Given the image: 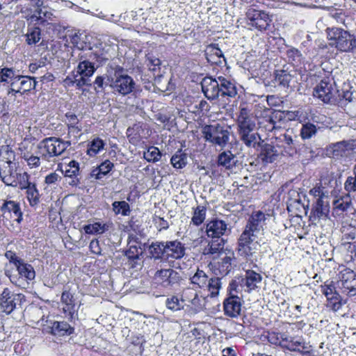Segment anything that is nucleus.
<instances>
[{
	"label": "nucleus",
	"mask_w": 356,
	"mask_h": 356,
	"mask_svg": "<svg viewBox=\"0 0 356 356\" xmlns=\"http://www.w3.org/2000/svg\"><path fill=\"white\" fill-rule=\"evenodd\" d=\"M110 86L116 92L123 96L131 93L136 87V83L122 67H118L115 70L110 81Z\"/></svg>",
	"instance_id": "6"
},
{
	"label": "nucleus",
	"mask_w": 356,
	"mask_h": 356,
	"mask_svg": "<svg viewBox=\"0 0 356 356\" xmlns=\"http://www.w3.org/2000/svg\"><path fill=\"white\" fill-rule=\"evenodd\" d=\"M165 305L168 309L172 311H178L184 308L183 302L180 301L176 296L168 298Z\"/></svg>",
	"instance_id": "57"
},
{
	"label": "nucleus",
	"mask_w": 356,
	"mask_h": 356,
	"mask_svg": "<svg viewBox=\"0 0 356 356\" xmlns=\"http://www.w3.org/2000/svg\"><path fill=\"white\" fill-rule=\"evenodd\" d=\"M149 253L151 257L155 259L165 257V241H156L152 243L149 247Z\"/></svg>",
	"instance_id": "34"
},
{
	"label": "nucleus",
	"mask_w": 356,
	"mask_h": 356,
	"mask_svg": "<svg viewBox=\"0 0 356 356\" xmlns=\"http://www.w3.org/2000/svg\"><path fill=\"white\" fill-rule=\"evenodd\" d=\"M26 36L29 44H36L40 40V29L38 27L31 28L28 30Z\"/></svg>",
	"instance_id": "54"
},
{
	"label": "nucleus",
	"mask_w": 356,
	"mask_h": 356,
	"mask_svg": "<svg viewBox=\"0 0 356 356\" xmlns=\"http://www.w3.org/2000/svg\"><path fill=\"white\" fill-rule=\"evenodd\" d=\"M262 276L253 270H247L243 277L239 280L240 286L244 289L245 291L250 293L259 287L261 284Z\"/></svg>",
	"instance_id": "17"
},
{
	"label": "nucleus",
	"mask_w": 356,
	"mask_h": 356,
	"mask_svg": "<svg viewBox=\"0 0 356 356\" xmlns=\"http://www.w3.org/2000/svg\"><path fill=\"white\" fill-rule=\"evenodd\" d=\"M286 336V334L284 333L270 332L268 333L267 339L271 344L284 348V341H285Z\"/></svg>",
	"instance_id": "49"
},
{
	"label": "nucleus",
	"mask_w": 356,
	"mask_h": 356,
	"mask_svg": "<svg viewBox=\"0 0 356 356\" xmlns=\"http://www.w3.org/2000/svg\"><path fill=\"white\" fill-rule=\"evenodd\" d=\"M61 302L65 314L71 320L75 318L79 307L76 306L74 294L68 290H64L61 295Z\"/></svg>",
	"instance_id": "15"
},
{
	"label": "nucleus",
	"mask_w": 356,
	"mask_h": 356,
	"mask_svg": "<svg viewBox=\"0 0 356 356\" xmlns=\"http://www.w3.org/2000/svg\"><path fill=\"white\" fill-rule=\"evenodd\" d=\"M351 200L349 196H342L335 200L333 202L334 209L341 211H346L350 207Z\"/></svg>",
	"instance_id": "51"
},
{
	"label": "nucleus",
	"mask_w": 356,
	"mask_h": 356,
	"mask_svg": "<svg viewBox=\"0 0 356 356\" xmlns=\"http://www.w3.org/2000/svg\"><path fill=\"white\" fill-rule=\"evenodd\" d=\"M15 13H21L23 17L26 20L40 24L38 13H36V8H32V6L28 5H17L16 6Z\"/></svg>",
	"instance_id": "27"
},
{
	"label": "nucleus",
	"mask_w": 356,
	"mask_h": 356,
	"mask_svg": "<svg viewBox=\"0 0 356 356\" xmlns=\"http://www.w3.org/2000/svg\"><path fill=\"white\" fill-rule=\"evenodd\" d=\"M184 245L178 240L165 241L166 259H179L185 254Z\"/></svg>",
	"instance_id": "23"
},
{
	"label": "nucleus",
	"mask_w": 356,
	"mask_h": 356,
	"mask_svg": "<svg viewBox=\"0 0 356 356\" xmlns=\"http://www.w3.org/2000/svg\"><path fill=\"white\" fill-rule=\"evenodd\" d=\"M248 24L259 31H266L270 25L272 19L268 13L250 7L246 13Z\"/></svg>",
	"instance_id": "8"
},
{
	"label": "nucleus",
	"mask_w": 356,
	"mask_h": 356,
	"mask_svg": "<svg viewBox=\"0 0 356 356\" xmlns=\"http://www.w3.org/2000/svg\"><path fill=\"white\" fill-rule=\"evenodd\" d=\"M207 209L204 206L198 205L193 208V217L191 222L196 226L200 225L205 220Z\"/></svg>",
	"instance_id": "40"
},
{
	"label": "nucleus",
	"mask_w": 356,
	"mask_h": 356,
	"mask_svg": "<svg viewBox=\"0 0 356 356\" xmlns=\"http://www.w3.org/2000/svg\"><path fill=\"white\" fill-rule=\"evenodd\" d=\"M218 163L227 169H230L235 164L234 155L230 151H225L219 154Z\"/></svg>",
	"instance_id": "37"
},
{
	"label": "nucleus",
	"mask_w": 356,
	"mask_h": 356,
	"mask_svg": "<svg viewBox=\"0 0 356 356\" xmlns=\"http://www.w3.org/2000/svg\"><path fill=\"white\" fill-rule=\"evenodd\" d=\"M113 167V163L111 161L106 159L91 171L90 174V177L96 179H101L103 177L108 175L112 170Z\"/></svg>",
	"instance_id": "30"
},
{
	"label": "nucleus",
	"mask_w": 356,
	"mask_h": 356,
	"mask_svg": "<svg viewBox=\"0 0 356 356\" xmlns=\"http://www.w3.org/2000/svg\"><path fill=\"white\" fill-rule=\"evenodd\" d=\"M237 125L239 137L246 146L255 148L259 145L260 136L254 131L256 128L255 120L247 106H240Z\"/></svg>",
	"instance_id": "3"
},
{
	"label": "nucleus",
	"mask_w": 356,
	"mask_h": 356,
	"mask_svg": "<svg viewBox=\"0 0 356 356\" xmlns=\"http://www.w3.org/2000/svg\"><path fill=\"white\" fill-rule=\"evenodd\" d=\"M16 268L20 277L25 279L26 281H31L35 277V272L33 267L22 260Z\"/></svg>",
	"instance_id": "33"
},
{
	"label": "nucleus",
	"mask_w": 356,
	"mask_h": 356,
	"mask_svg": "<svg viewBox=\"0 0 356 356\" xmlns=\"http://www.w3.org/2000/svg\"><path fill=\"white\" fill-rule=\"evenodd\" d=\"M208 279L209 277L204 271L197 269L196 273L191 277L190 280L194 286L202 289L207 286Z\"/></svg>",
	"instance_id": "36"
},
{
	"label": "nucleus",
	"mask_w": 356,
	"mask_h": 356,
	"mask_svg": "<svg viewBox=\"0 0 356 356\" xmlns=\"http://www.w3.org/2000/svg\"><path fill=\"white\" fill-rule=\"evenodd\" d=\"M147 60L148 62L147 65L151 71L156 72L157 70L160 69L161 61L159 58L153 55H148L147 56Z\"/></svg>",
	"instance_id": "61"
},
{
	"label": "nucleus",
	"mask_w": 356,
	"mask_h": 356,
	"mask_svg": "<svg viewBox=\"0 0 356 356\" xmlns=\"http://www.w3.org/2000/svg\"><path fill=\"white\" fill-rule=\"evenodd\" d=\"M353 149V144L350 142L343 140L330 145V150L333 157L343 156L347 151Z\"/></svg>",
	"instance_id": "29"
},
{
	"label": "nucleus",
	"mask_w": 356,
	"mask_h": 356,
	"mask_svg": "<svg viewBox=\"0 0 356 356\" xmlns=\"http://www.w3.org/2000/svg\"><path fill=\"white\" fill-rule=\"evenodd\" d=\"M202 90L209 100L221 97L234 98L237 94L236 83L222 76L217 78L206 76L201 81Z\"/></svg>",
	"instance_id": "2"
},
{
	"label": "nucleus",
	"mask_w": 356,
	"mask_h": 356,
	"mask_svg": "<svg viewBox=\"0 0 356 356\" xmlns=\"http://www.w3.org/2000/svg\"><path fill=\"white\" fill-rule=\"evenodd\" d=\"M83 229L88 234H101L108 229V225L97 222L85 225Z\"/></svg>",
	"instance_id": "39"
},
{
	"label": "nucleus",
	"mask_w": 356,
	"mask_h": 356,
	"mask_svg": "<svg viewBox=\"0 0 356 356\" xmlns=\"http://www.w3.org/2000/svg\"><path fill=\"white\" fill-rule=\"evenodd\" d=\"M79 163L76 161H71L64 172L66 183L72 186H77L79 184Z\"/></svg>",
	"instance_id": "24"
},
{
	"label": "nucleus",
	"mask_w": 356,
	"mask_h": 356,
	"mask_svg": "<svg viewBox=\"0 0 356 356\" xmlns=\"http://www.w3.org/2000/svg\"><path fill=\"white\" fill-rule=\"evenodd\" d=\"M70 43L79 50L90 49V44L88 43V35L84 33H74L70 35Z\"/></svg>",
	"instance_id": "32"
},
{
	"label": "nucleus",
	"mask_w": 356,
	"mask_h": 356,
	"mask_svg": "<svg viewBox=\"0 0 356 356\" xmlns=\"http://www.w3.org/2000/svg\"><path fill=\"white\" fill-rule=\"evenodd\" d=\"M205 55L207 61L212 65H220L222 60L225 61L222 51L216 44L209 45L205 50Z\"/></svg>",
	"instance_id": "26"
},
{
	"label": "nucleus",
	"mask_w": 356,
	"mask_h": 356,
	"mask_svg": "<svg viewBox=\"0 0 356 356\" xmlns=\"http://www.w3.org/2000/svg\"><path fill=\"white\" fill-rule=\"evenodd\" d=\"M205 287H207L211 298L217 297L222 287L221 279L217 277L208 279V282Z\"/></svg>",
	"instance_id": "41"
},
{
	"label": "nucleus",
	"mask_w": 356,
	"mask_h": 356,
	"mask_svg": "<svg viewBox=\"0 0 356 356\" xmlns=\"http://www.w3.org/2000/svg\"><path fill=\"white\" fill-rule=\"evenodd\" d=\"M5 163L7 165V166L5 167V169L0 167V177L2 181L6 184V179L4 178H6V177H14L16 171L13 170V165L15 164L13 162L6 161Z\"/></svg>",
	"instance_id": "55"
},
{
	"label": "nucleus",
	"mask_w": 356,
	"mask_h": 356,
	"mask_svg": "<svg viewBox=\"0 0 356 356\" xmlns=\"http://www.w3.org/2000/svg\"><path fill=\"white\" fill-rule=\"evenodd\" d=\"M327 39L333 41L331 44L343 52L356 51V37L341 28L327 29Z\"/></svg>",
	"instance_id": "4"
},
{
	"label": "nucleus",
	"mask_w": 356,
	"mask_h": 356,
	"mask_svg": "<svg viewBox=\"0 0 356 356\" xmlns=\"http://www.w3.org/2000/svg\"><path fill=\"white\" fill-rule=\"evenodd\" d=\"M344 189L348 193L356 192V177L349 176L345 181Z\"/></svg>",
	"instance_id": "62"
},
{
	"label": "nucleus",
	"mask_w": 356,
	"mask_h": 356,
	"mask_svg": "<svg viewBox=\"0 0 356 356\" xmlns=\"http://www.w3.org/2000/svg\"><path fill=\"white\" fill-rule=\"evenodd\" d=\"M24 296L21 293H15L8 288H5L0 296V308L7 314L13 312L17 305H20Z\"/></svg>",
	"instance_id": "10"
},
{
	"label": "nucleus",
	"mask_w": 356,
	"mask_h": 356,
	"mask_svg": "<svg viewBox=\"0 0 356 356\" xmlns=\"http://www.w3.org/2000/svg\"><path fill=\"white\" fill-rule=\"evenodd\" d=\"M337 285L341 289L343 293L350 296L356 295V274L355 272L346 267H343L339 273Z\"/></svg>",
	"instance_id": "9"
},
{
	"label": "nucleus",
	"mask_w": 356,
	"mask_h": 356,
	"mask_svg": "<svg viewBox=\"0 0 356 356\" xmlns=\"http://www.w3.org/2000/svg\"><path fill=\"white\" fill-rule=\"evenodd\" d=\"M266 220L265 214L261 211H257L254 213L249 218L243 232H247L250 234H255L258 236L261 234L263 229V225Z\"/></svg>",
	"instance_id": "14"
},
{
	"label": "nucleus",
	"mask_w": 356,
	"mask_h": 356,
	"mask_svg": "<svg viewBox=\"0 0 356 356\" xmlns=\"http://www.w3.org/2000/svg\"><path fill=\"white\" fill-rule=\"evenodd\" d=\"M74 331V328L72 327L67 322H54L51 327V332L54 335L64 336L70 335Z\"/></svg>",
	"instance_id": "35"
},
{
	"label": "nucleus",
	"mask_w": 356,
	"mask_h": 356,
	"mask_svg": "<svg viewBox=\"0 0 356 356\" xmlns=\"http://www.w3.org/2000/svg\"><path fill=\"white\" fill-rule=\"evenodd\" d=\"M168 277L167 286L177 283L180 280L179 273L170 268L168 269Z\"/></svg>",
	"instance_id": "64"
},
{
	"label": "nucleus",
	"mask_w": 356,
	"mask_h": 356,
	"mask_svg": "<svg viewBox=\"0 0 356 356\" xmlns=\"http://www.w3.org/2000/svg\"><path fill=\"white\" fill-rule=\"evenodd\" d=\"M321 291L327 300H333V298H339L340 296L337 292L336 288L332 282L330 284H325L323 286H321Z\"/></svg>",
	"instance_id": "50"
},
{
	"label": "nucleus",
	"mask_w": 356,
	"mask_h": 356,
	"mask_svg": "<svg viewBox=\"0 0 356 356\" xmlns=\"http://www.w3.org/2000/svg\"><path fill=\"white\" fill-rule=\"evenodd\" d=\"M3 220L17 222L19 223L22 220V213L19 204L13 200H5L0 208Z\"/></svg>",
	"instance_id": "12"
},
{
	"label": "nucleus",
	"mask_w": 356,
	"mask_h": 356,
	"mask_svg": "<svg viewBox=\"0 0 356 356\" xmlns=\"http://www.w3.org/2000/svg\"><path fill=\"white\" fill-rule=\"evenodd\" d=\"M227 224L222 220H213L207 225L206 232L209 238H222L229 232Z\"/></svg>",
	"instance_id": "20"
},
{
	"label": "nucleus",
	"mask_w": 356,
	"mask_h": 356,
	"mask_svg": "<svg viewBox=\"0 0 356 356\" xmlns=\"http://www.w3.org/2000/svg\"><path fill=\"white\" fill-rule=\"evenodd\" d=\"M225 243V240L223 238H211L208 246L204 249V254H224Z\"/></svg>",
	"instance_id": "28"
},
{
	"label": "nucleus",
	"mask_w": 356,
	"mask_h": 356,
	"mask_svg": "<svg viewBox=\"0 0 356 356\" xmlns=\"http://www.w3.org/2000/svg\"><path fill=\"white\" fill-rule=\"evenodd\" d=\"M79 62L74 69L75 76L79 77V85H88L90 78L96 71L95 64L92 62L86 59L83 56H79Z\"/></svg>",
	"instance_id": "11"
},
{
	"label": "nucleus",
	"mask_w": 356,
	"mask_h": 356,
	"mask_svg": "<svg viewBox=\"0 0 356 356\" xmlns=\"http://www.w3.org/2000/svg\"><path fill=\"white\" fill-rule=\"evenodd\" d=\"M329 191L323 186L322 184L316 185L309 191V194L317 199H327Z\"/></svg>",
	"instance_id": "52"
},
{
	"label": "nucleus",
	"mask_w": 356,
	"mask_h": 356,
	"mask_svg": "<svg viewBox=\"0 0 356 356\" xmlns=\"http://www.w3.org/2000/svg\"><path fill=\"white\" fill-rule=\"evenodd\" d=\"M259 236L242 232L238 239V253L245 258L252 256L260 248Z\"/></svg>",
	"instance_id": "7"
},
{
	"label": "nucleus",
	"mask_w": 356,
	"mask_h": 356,
	"mask_svg": "<svg viewBox=\"0 0 356 356\" xmlns=\"http://www.w3.org/2000/svg\"><path fill=\"white\" fill-rule=\"evenodd\" d=\"M317 132L316 126L312 123L304 124L300 130V136L302 139H309Z\"/></svg>",
	"instance_id": "53"
},
{
	"label": "nucleus",
	"mask_w": 356,
	"mask_h": 356,
	"mask_svg": "<svg viewBox=\"0 0 356 356\" xmlns=\"http://www.w3.org/2000/svg\"><path fill=\"white\" fill-rule=\"evenodd\" d=\"M204 298L199 297L196 290L193 288H186L182 292L181 302H189L196 312H199L204 308Z\"/></svg>",
	"instance_id": "19"
},
{
	"label": "nucleus",
	"mask_w": 356,
	"mask_h": 356,
	"mask_svg": "<svg viewBox=\"0 0 356 356\" xmlns=\"http://www.w3.org/2000/svg\"><path fill=\"white\" fill-rule=\"evenodd\" d=\"M170 163L175 168L181 169L186 166L187 163L186 154L182 153L181 151H178L174 154L171 159Z\"/></svg>",
	"instance_id": "44"
},
{
	"label": "nucleus",
	"mask_w": 356,
	"mask_h": 356,
	"mask_svg": "<svg viewBox=\"0 0 356 356\" xmlns=\"http://www.w3.org/2000/svg\"><path fill=\"white\" fill-rule=\"evenodd\" d=\"M161 156V152L158 147L152 146L143 153V158L148 162H157Z\"/></svg>",
	"instance_id": "46"
},
{
	"label": "nucleus",
	"mask_w": 356,
	"mask_h": 356,
	"mask_svg": "<svg viewBox=\"0 0 356 356\" xmlns=\"http://www.w3.org/2000/svg\"><path fill=\"white\" fill-rule=\"evenodd\" d=\"M15 75V71L13 68L3 67L0 68V83L7 82L8 79H13Z\"/></svg>",
	"instance_id": "59"
},
{
	"label": "nucleus",
	"mask_w": 356,
	"mask_h": 356,
	"mask_svg": "<svg viewBox=\"0 0 356 356\" xmlns=\"http://www.w3.org/2000/svg\"><path fill=\"white\" fill-rule=\"evenodd\" d=\"M36 13H38L39 21L40 25H44L49 20H51L54 15L52 12L47 7H37Z\"/></svg>",
	"instance_id": "47"
},
{
	"label": "nucleus",
	"mask_w": 356,
	"mask_h": 356,
	"mask_svg": "<svg viewBox=\"0 0 356 356\" xmlns=\"http://www.w3.org/2000/svg\"><path fill=\"white\" fill-rule=\"evenodd\" d=\"M69 145V142L63 141L59 138H46L37 145L38 154L40 156L24 152L22 158L31 168H38L41 163V159L49 161L51 158L61 155Z\"/></svg>",
	"instance_id": "1"
},
{
	"label": "nucleus",
	"mask_w": 356,
	"mask_h": 356,
	"mask_svg": "<svg viewBox=\"0 0 356 356\" xmlns=\"http://www.w3.org/2000/svg\"><path fill=\"white\" fill-rule=\"evenodd\" d=\"M37 81L34 77L23 75H15L13 79L10 82L11 87H17L22 94L35 89Z\"/></svg>",
	"instance_id": "21"
},
{
	"label": "nucleus",
	"mask_w": 356,
	"mask_h": 356,
	"mask_svg": "<svg viewBox=\"0 0 356 356\" xmlns=\"http://www.w3.org/2000/svg\"><path fill=\"white\" fill-rule=\"evenodd\" d=\"M313 95L325 103H327L334 96L333 83L323 79L314 89Z\"/></svg>",
	"instance_id": "18"
},
{
	"label": "nucleus",
	"mask_w": 356,
	"mask_h": 356,
	"mask_svg": "<svg viewBox=\"0 0 356 356\" xmlns=\"http://www.w3.org/2000/svg\"><path fill=\"white\" fill-rule=\"evenodd\" d=\"M329 213V202L325 199H317L314 207V213L319 218L327 217Z\"/></svg>",
	"instance_id": "38"
},
{
	"label": "nucleus",
	"mask_w": 356,
	"mask_h": 356,
	"mask_svg": "<svg viewBox=\"0 0 356 356\" xmlns=\"http://www.w3.org/2000/svg\"><path fill=\"white\" fill-rule=\"evenodd\" d=\"M168 277V269H161L157 270L155 273V277L156 280L161 282L163 286H167Z\"/></svg>",
	"instance_id": "63"
},
{
	"label": "nucleus",
	"mask_w": 356,
	"mask_h": 356,
	"mask_svg": "<svg viewBox=\"0 0 356 356\" xmlns=\"http://www.w3.org/2000/svg\"><path fill=\"white\" fill-rule=\"evenodd\" d=\"M234 259V253L229 252V254H225L220 261L212 264L211 266L215 275L222 277L227 275L232 268V261Z\"/></svg>",
	"instance_id": "22"
},
{
	"label": "nucleus",
	"mask_w": 356,
	"mask_h": 356,
	"mask_svg": "<svg viewBox=\"0 0 356 356\" xmlns=\"http://www.w3.org/2000/svg\"><path fill=\"white\" fill-rule=\"evenodd\" d=\"M76 73L75 72H72L71 74L67 76L63 81L64 86L65 87H72L73 86H76L77 88H80L84 85H79L78 83L79 82V77L77 76H75Z\"/></svg>",
	"instance_id": "60"
},
{
	"label": "nucleus",
	"mask_w": 356,
	"mask_h": 356,
	"mask_svg": "<svg viewBox=\"0 0 356 356\" xmlns=\"http://www.w3.org/2000/svg\"><path fill=\"white\" fill-rule=\"evenodd\" d=\"M105 143L99 138H94L90 143L87 153L90 156H94L104 149Z\"/></svg>",
	"instance_id": "45"
},
{
	"label": "nucleus",
	"mask_w": 356,
	"mask_h": 356,
	"mask_svg": "<svg viewBox=\"0 0 356 356\" xmlns=\"http://www.w3.org/2000/svg\"><path fill=\"white\" fill-rule=\"evenodd\" d=\"M225 315L230 318H237L241 312V302L236 294H232L225 299L223 302Z\"/></svg>",
	"instance_id": "16"
},
{
	"label": "nucleus",
	"mask_w": 356,
	"mask_h": 356,
	"mask_svg": "<svg viewBox=\"0 0 356 356\" xmlns=\"http://www.w3.org/2000/svg\"><path fill=\"white\" fill-rule=\"evenodd\" d=\"M292 76L285 70H277L275 72V80L280 86L288 88Z\"/></svg>",
	"instance_id": "42"
},
{
	"label": "nucleus",
	"mask_w": 356,
	"mask_h": 356,
	"mask_svg": "<svg viewBox=\"0 0 356 356\" xmlns=\"http://www.w3.org/2000/svg\"><path fill=\"white\" fill-rule=\"evenodd\" d=\"M14 175V177H6V178H4L6 185L19 187L21 189H26L32 184V183L29 181V175L27 172H15Z\"/></svg>",
	"instance_id": "25"
},
{
	"label": "nucleus",
	"mask_w": 356,
	"mask_h": 356,
	"mask_svg": "<svg viewBox=\"0 0 356 356\" xmlns=\"http://www.w3.org/2000/svg\"><path fill=\"white\" fill-rule=\"evenodd\" d=\"M202 134L207 142L223 149L229 143L230 131L225 125L216 123L204 126Z\"/></svg>",
	"instance_id": "5"
},
{
	"label": "nucleus",
	"mask_w": 356,
	"mask_h": 356,
	"mask_svg": "<svg viewBox=\"0 0 356 356\" xmlns=\"http://www.w3.org/2000/svg\"><path fill=\"white\" fill-rule=\"evenodd\" d=\"M26 189L27 198L31 206L36 205L40 201V193L35 184H32Z\"/></svg>",
	"instance_id": "48"
},
{
	"label": "nucleus",
	"mask_w": 356,
	"mask_h": 356,
	"mask_svg": "<svg viewBox=\"0 0 356 356\" xmlns=\"http://www.w3.org/2000/svg\"><path fill=\"white\" fill-rule=\"evenodd\" d=\"M113 211L115 214H121L124 216H129L130 213V206L125 201H115L112 204Z\"/></svg>",
	"instance_id": "43"
},
{
	"label": "nucleus",
	"mask_w": 356,
	"mask_h": 356,
	"mask_svg": "<svg viewBox=\"0 0 356 356\" xmlns=\"http://www.w3.org/2000/svg\"><path fill=\"white\" fill-rule=\"evenodd\" d=\"M277 156V150L270 144L265 143L261 145L259 159L266 163H273Z\"/></svg>",
	"instance_id": "31"
},
{
	"label": "nucleus",
	"mask_w": 356,
	"mask_h": 356,
	"mask_svg": "<svg viewBox=\"0 0 356 356\" xmlns=\"http://www.w3.org/2000/svg\"><path fill=\"white\" fill-rule=\"evenodd\" d=\"M284 119V112L280 111H275L272 113L271 115L269 116L268 122L271 125L270 130H273L276 128V124Z\"/></svg>",
	"instance_id": "58"
},
{
	"label": "nucleus",
	"mask_w": 356,
	"mask_h": 356,
	"mask_svg": "<svg viewBox=\"0 0 356 356\" xmlns=\"http://www.w3.org/2000/svg\"><path fill=\"white\" fill-rule=\"evenodd\" d=\"M283 348L291 352H298L303 355L309 354L312 350V346L302 337H289L287 334L284 341Z\"/></svg>",
	"instance_id": "13"
},
{
	"label": "nucleus",
	"mask_w": 356,
	"mask_h": 356,
	"mask_svg": "<svg viewBox=\"0 0 356 356\" xmlns=\"http://www.w3.org/2000/svg\"><path fill=\"white\" fill-rule=\"evenodd\" d=\"M286 55L293 65H298L301 63L302 54L297 49L291 48L288 49Z\"/></svg>",
	"instance_id": "56"
}]
</instances>
